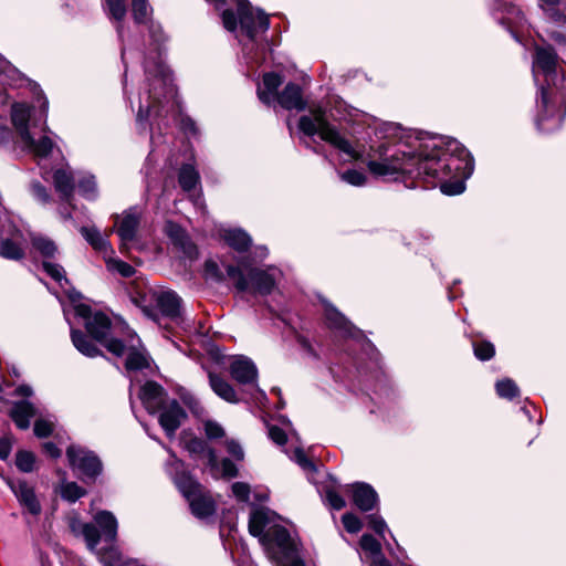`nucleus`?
<instances>
[{"instance_id": "nucleus-1", "label": "nucleus", "mask_w": 566, "mask_h": 566, "mask_svg": "<svg viewBox=\"0 0 566 566\" xmlns=\"http://www.w3.org/2000/svg\"><path fill=\"white\" fill-rule=\"evenodd\" d=\"M366 164L374 176L408 175L422 180L427 187L440 186L449 196L464 191V181L474 168L470 153L454 139L448 140L444 148L436 142L420 145L418 154L403 149L390 151L381 146L374 157L368 155Z\"/></svg>"}, {"instance_id": "nucleus-26", "label": "nucleus", "mask_w": 566, "mask_h": 566, "mask_svg": "<svg viewBox=\"0 0 566 566\" xmlns=\"http://www.w3.org/2000/svg\"><path fill=\"white\" fill-rule=\"evenodd\" d=\"M208 376L210 387L218 397L230 403L239 402L238 395L229 381L211 371Z\"/></svg>"}, {"instance_id": "nucleus-18", "label": "nucleus", "mask_w": 566, "mask_h": 566, "mask_svg": "<svg viewBox=\"0 0 566 566\" xmlns=\"http://www.w3.org/2000/svg\"><path fill=\"white\" fill-rule=\"evenodd\" d=\"M30 115L31 109L25 104L17 103L11 107V120L21 143H32V134L29 129Z\"/></svg>"}, {"instance_id": "nucleus-57", "label": "nucleus", "mask_w": 566, "mask_h": 566, "mask_svg": "<svg viewBox=\"0 0 566 566\" xmlns=\"http://www.w3.org/2000/svg\"><path fill=\"white\" fill-rule=\"evenodd\" d=\"M292 459L305 471L314 470L313 462L305 455L302 449H295Z\"/></svg>"}, {"instance_id": "nucleus-3", "label": "nucleus", "mask_w": 566, "mask_h": 566, "mask_svg": "<svg viewBox=\"0 0 566 566\" xmlns=\"http://www.w3.org/2000/svg\"><path fill=\"white\" fill-rule=\"evenodd\" d=\"M298 128L306 136L317 135L322 140L346 155L348 160H365L363 153L357 150L345 134L326 119L325 113L321 108L312 111L311 115L301 116Z\"/></svg>"}, {"instance_id": "nucleus-21", "label": "nucleus", "mask_w": 566, "mask_h": 566, "mask_svg": "<svg viewBox=\"0 0 566 566\" xmlns=\"http://www.w3.org/2000/svg\"><path fill=\"white\" fill-rule=\"evenodd\" d=\"M53 184L61 200L67 202L69 206L73 208L71 200L73 198L75 184L72 172L67 168L56 169L53 174Z\"/></svg>"}, {"instance_id": "nucleus-58", "label": "nucleus", "mask_w": 566, "mask_h": 566, "mask_svg": "<svg viewBox=\"0 0 566 566\" xmlns=\"http://www.w3.org/2000/svg\"><path fill=\"white\" fill-rule=\"evenodd\" d=\"M226 448L230 455H232L235 460L241 461L244 458V451L240 443L233 439H229L226 441Z\"/></svg>"}, {"instance_id": "nucleus-24", "label": "nucleus", "mask_w": 566, "mask_h": 566, "mask_svg": "<svg viewBox=\"0 0 566 566\" xmlns=\"http://www.w3.org/2000/svg\"><path fill=\"white\" fill-rule=\"evenodd\" d=\"M185 448L189 453L195 455H202L207 459V464L210 471L218 470V457L213 449L209 448L207 443L199 438H191L185 441Z\"/></svg>"}, {"instance_id": "nucleus-61", "label": "nucleus", "mask_w": 566, "mask_h": 566, "mask_svg": "<svg viewBox=\"0 0 566 566\" xmlns=\"http://www.w3.org/2000/svg\"><path fill=\"white\" fill-rule=\"evenodd\" d=\"M31 190L33 196L41 202L46 203L50 200V195L48 193L45 187H43L40 182H33L31 185Z\"/></svg>"}, {"instance_id": "nucleus-19", "label": "nucleus", "mask_w": 566, "mask_h": 566, "mask_svg": "<svg viewBox=\"0 0 566 566\" xmlns=\"http://www.w3.org/2000/svg\"><path fill=\"white\" fill-rule=\"evenodd\" d=\"M354 504L361 511L367 512L375 507L378 502L376 491L366 483H354L349 486Z\"/></svg>"}, {"instance_id": "nucleus-2", "label": "nucleus", "mask_w": 566, "mask_h": 566, "mask_svg": "<svg viewBox=\"0 0 566 566\" xmlns=\"http://www.w3.org/2000/svg\"><path fill=\"white\" fill-rule=\"evenodd\" d=\"M149 36L153 41L154 49L151 54L145 59V73L148 81V97L147 104L139 105L137 114V124L143 126L149 116L160 115L163 107L161 97L168 98L174 97L175 88L172 85L171 75L169 70L165 66L161 59V50L165 41V34L159 24L151 22L149 24Z\"/></svg>"}, {"instance_id": "nucleus-13", "label": "nucleus", "mask_w": 566, "mask_h": 566, "mask_svg": "<svg viewBox=\"0 0 566 566\" xmlns=\"http://www.w3.org/2000/svg\"><path fill=\"white\" fill-rule=\"evenodd\" d=\"M139 399L146 410L155 415L170 400L166 390L155 381H147L139 390Z\"/></svg>"}, {"instance_id": "nucleus-20", "label": "nucleus", "mask_w": 566, "mask_h": 566, "mask_svg": "<svg viewBox=\"0 0 566 566\" xmlns=\"http://www.w3.org/2000/svg\"><path fill=\"white\" fill-rule=\"evenodd\" d=\"M165 232L172 243L178 247L188 258L197 256V248L191 242L186 231L175 222L168 221L165 226Z\"/></svg>"}, {"instance_id": "nucleus-7", "label": "nucleus", "mask_w": 566, "mask_h": 566, "mask_svg": "<svg viewBox=\"0 0 566 566\" xmlns=\"http://www.w3.org/2000/svg\"><path fill=\"white\" fill-rule=\"evenodd\" d=\"M174 481L189 502L191 512L199 518H205L214 513V502L203 493L201 484L195 481L189 474H176Z\"/></svg>"}, {"instance_id": "nucleus-28", "label": "nucleus", "mask_w": 566, "mask_h": 566, "mask_svg": "<svg viewBox=\"0 0 566 566\" xmlns=\"http://www.w3.org/2000/svg\"><path fill=\"white\" fill-rule=\"evenodd\" d=\"M556 53L552 48H538L533 64L534 76H536L537 70H541L546 75L553 73L556 66Z\"/></svg>"}, {"instance_id": "nucleus-62", "label": "nucleus", "mask_w": 566, "mask_h": 566, "mask_svg": "<svg viewBox=\"0 0 566 566\" xmlns=\"http://www.w3.org/2000/svg\"><path fill=\"white\" fill-rule=\"evenodd\" d=\"M222 23H223V27L230 32H232L237 29V18L231 10H223Z\"/></svg>"}, {"instance_id": "nucleus-51", "label": "nucleus", "mask_w": 566, "mask_h": 566, "mask_svg": "<svg viewBox=\"0 0 566 566\" xmlns=\"http://www.w3.org/2000/svg\"><path fill=\"white\" fill-rule=\"evenodd\" d=\"M325 499L334 510H342L345 507L346 502L342 497V495L334 489V488H326L325 489Z\"/></svg>"}, {"instance_id": "nucleus-33", "label": "nucleus", "mask_w": 566, "mask_h": 566, "mask_svg": "<svg viewBox=\"0 0 566 566\" xmlns=\"http://www.w3.org/2000/svg\"><path fill=\"white\" fill-rule=\"evenodd\" d=\"M104 4L108 12V15L118 23L116 27V30H117L119 40L123 41L122 20L126 15L125 0H104Z\"/></svg>"}, {"instance_id": "nucleus-34", "label": "nucleus", "mask_w": 566, "mask_h": 566, "mask_svg": "<svg viewBox=\"0 0 566 566\" xmlns=\"http://www.w3.org/2000/svg\"><path fill=\"white\" fill-rule=\"evenodd\" d=\"M126 352H127V358H126L125 367L128 373L143 370V369L149 367L148 358L142 352L136 349L134 345H132L129 347L125 346L124 354Z\"/></svg>"}, {"instance_id": "nucleus-8", "label": "nucleus", "mask_w": 566, "mask_h": 566, "mask_svg": "<svg viewBox=\"0 0 566 566\" xmlns=\"http://www.w3.org/2000/svg\"><path fill=\"white\" fill-rule=\"evenodd\" d=\"M263 539L266 555L276 566H304L296 558L295 546L286 528H276Z\"/></svg>"}, {"instance_id": "nucleus-64", "label": "nucleus", "mask_w": 566, "mask_h": 566, "mask_svg": "<svg viewBox=\"0 0 566 566\" xmlns=\"http://www.w3.org/2000/svg\"><path fill=\"white\" fill-rule=\"evenodd\" d=\"M43 449L51 458H59L61 455L60 449L53 442H45Z\"/></svg>"}, {"instance_id": "nucleus-10", "label": "nucleus", "mask_w": 566, "mask_h": 566, "mask_svg": "<svg viewBox=\"0 0 566 566\" xmlns=\"http://www.w3.org/2000/svg\"><path fill=\"white\" fill-rule=\"evenodd\" d=\"M70 465L87 479H95L102 472V462L91 451L71 446L66 450Z\"/></svg>"}, {"instance_id": "nucleus-50", "label": "nucleus", "mask_w": 566, "mask_h": 566, "mask_svg": "<svg viewBox=\"0 0 566 566\" xmlns=\"http://www.w3.org/2000/svg\"><path fill=\"white\" fill-rule=\"evenodd\" d=\"M340 179L352 186L360 187L366 184L367 177L363 171L349 169L340 174Z\"/></svg>"}, {"instance_id": "nucleus-5", "label": "nucleus", "mask_w": 566, "mask_h": 566, "mask_svg": "<svg viewBox=\"0 0 566 566\" xmlns=\"http://www.w3.org/2000/svg\"><path fill=\"white\" fill-rule=\"evenodd\" d=\"M78 316L85 319V327L88 334L97 342L103 344L108 352L116 356H123L125 345L122 340L109 338L111 319L102 312H92L91 307L85 304H80L75 307Z\"/></svg>"}, {"instance_id": "nucleus-39", "label": "nucleus", "mask_w": 566, "mask_h": 566, "mask_svg": "<svg viewBox=\"0 0 566 566\" xmlns=\"http://www.w3.org/2000/svg\"><path fill=\"white\" fill-rule=\"evenodd\" d=\"M72 528L74 532H77L80 531L81 534L83 535L86 544H87V547L91 549V551H95L98 543H99V539H101V534L98 532V528L94 525V524H91V523H77V525L74 523L72 525Z\"/></svg>"}, {"instance_id": "nucleus-16", "label": "nucleus", "mask_w": 566, "mask_h": 566, "mask_svg": "<svg viewBox=\"0 0 566 566\" xmlns=\"http://www.w3.org/2000/svg\"><path fill=\"white\" fill-rule=\"evenodd\" d=\"M10 488L17 496L19 503L28 511V513L38 516L41 513V504L35 495L34 489L25 481L18 480L12 482Z\"/></svg>"}, {"instance_id": "nucleus-49", "label": "nucleus", "mask_w": 566, "mask_h": 566, "mask_svg": "<svg viewBox=\"0 0 566 566\" xmlns=\"http://www.w3.org/2000/svg\"><path fill=\"white\" fill-rule=\"evenodd\" d=\"M43 270L54 280L56 281L57 283H60V285H62V282L64 281L65 283H67V279L65 276V271L63 269V266H61L60 264L57 263H53V262H50V261H44L43 262Z\"/></svg>"}, {"instance_id": "nucleus-23", "label": "nucleus", "mask_w": 566, "mask_h": 566, "mask_svg": "<svg viewBox=\"0 0 566 566\" xmlns=\"http://www.w3.org/2000/svg\"><path fill=\"white\" fill-rule=\"evenodd\" d=\"M80 232L94 250L103 254L104 259L108 254H114V250L107 237H104L97 228L82 227Z\"/></svg>"}, {"instance_id": "nucleus-29", "label": "nucleus", "mask_w": 566, "mask_h": 566, "mask_svg": "<svg viewBox=\"0 0 566 566\" xmlns=\"http://www.w3.org/2000/svg\"><path fill=\"white\" fill-rule=\"evenodd\" d=\"M36 413V409L32 403L28 401H20L13 405L10 416L18 428L28 429L31 418Z\"/></svg>"}, {"instance_id": "nucleus-38", "label": "nucleus", "mask_w": 566, "mask_h": 566, "mask_svg": "<svg viewBox=\"0 0 566 566\" xmlns=\"http://www.w3.org/2000/svg\"><path fill=\"white\" fill-rule=\"evenodd\" d=\"M22 145L39 158L48 157L53 149V142L46 135L39 137V139H35L32 135V143H22Z\"/></svg>"}, {"instance_id": "nucleus-47", "label": "nucleus", "mask_w": 566, "mask_h": 566, "mask_svg": "<svg viewBox=\"0 0 566 566\" xmlns=\"http://www.w3.org/2000/svg\"><path fill=\"white\" fill-rule=\"evenodd\" d=\"M35 458L33 453L29 451H20L15 458V464L22 472H32L34 469Z\"/></svg>"}, {"instance_id": "nucleus-59", "label": "nucleus", "mask_w": 566, "mask_h": 566, "mask_svg": "<svg viewBox=\"0 0 566 566\" xmlns=\"http://www.w3.org/2000/svg\"><path fill=\"white\" fill-rule=\"evenodd\" d=\"M232 493L239 501H248L250 495V488L247 483L235 482L232 484Z\"/></svg>"}, {"instance_id": "nucleus-22", "label": "nucleus", "mask_w": 566, "mask_h": 566, "mask_svg": "<svg viewBox=\"0 0 566 566\" xmlns=\"http://www.w3.org/2000/svg\"><path fill=\"white\" fill-rule=\"evenodd\" d=\"M275 99H277L279 104L285 109L303 111L306 107L302 90L294 83H289Z\"/></svg>"}, {"instance_id": "nucleus-60", "label": "nucleus", "mask_w": 566, "mask_h": 566, "mask_svg": "<svg viewBox=\"0 0 566 566\" xmlns=\"http://www.w3.org/2000/svg\"><path fill=\"white\" fill-rule=\"evenodd\" d=\"M269 437L276 444L283 446L286 442V433L277 426L269 427Z\"/></svg>"}, {"instance_id": "nucleus-17", "label": "nucleus", "mask_w": 566, "mask_h": 566, "mask_svg": "<svg viewBox=\"0 0 566 566\" xmlns=\"http://www.w3.org/2000/svg\"><path fill=\"white\" fill-rule=\"evenodd\" d=\"M549 27L547 36L557 44H566V8L562 12L558 8L544 11Z\"/></svg>"}, {"instance_id": "nucleus-53", "label": "nucleus", "mask_w": 566, "mask_h": 566, "mask_svg": "<svg viewBox=\"0 0 566 566\" xmlns=\"http://www.w3.org/2000/svg\"><path fill=\"white\" fill-rule=\"evenodd\" d=\"M53 428V421L40 418L34 423V433L39 438H45L52 433Z\"/></svg>"}, {"instance_id": "nucleus-55", "label": "nucleus", "mask_w": 566, "mask_h": 566, "mask_svg": "<svg viewBox=\"0 0 566 566\" xmlns=\"http://www.w3.org/2000/svg\"><path fill=\"white\" fill-rule=\"evenodd\" d=\"M205 274L208 279L214 280V281H222L223 274L218 265V263L213 260H208L205 263Z\"/></svg>"}, {"instance_id": "nucleus-54", "label": "nucleus", "mask_w": 566, "mask_h": 566, "mask_svg": "<svg viewBox=\"0 0 566 566\" xmlns=\"http://www.w3.org/2000/svg\"><path fill=\"white\" fill-rule=\"evenodd\" d=\"M203 427L205 433L209 439H219L224 436V429L217 421L207 420Z\"/></svg>"}, {"instance_id": "nucleus-44", "label": "nucleus", "mask_w": 566, "mask_h": 566, "mask_svg": "<svg viewBox=\"0 0 566 566\" xmlns=\"http://www.w3.org/2000/svg\"><path fill=\"white\" fill-rule=\"evenodd\" d=\"M78 192L88 200L97 197V187L93 176H84L78 180Z\"/></svg>"}, {"instance_id": "nucleus-25", "label": "nucleus", "mask_w": 566, "mask_h": 566, "mask_svg": "<svg viewBox=\"0 0 566 566\" xmlns=\"http://www.w3.org/2000/svg\"><path fill=\"white\" fill-rule=\"evenodd\" d=\"M360 547L370 558V566H391L381 553L380 543L371 535L361 536Z\"/></svg>"}, {"instance_id": "nucleus-15", "label": "nucleus", "mask_w": 566, "mask_h": 566, "mask_svg": "<svg viewBox=\"0 0 566 566\" xmlns=\"http://www.w3.org/2000/svg\"><path fill=\"white\" fill-rule=\"evenodd\" d=\"M231 377L239 384H255L258 369L254 363L245 356H235L229 365Z\"/></svg>"}, {"instance_id": "nucleus-37", "label": "nucleus", "mask_w": 566, "mask_h": 566, "mask_svg": "<svg viewBox=\"0 0 566 566\" xmlns=\"http://www.w3.org/2000/svg\"><path fill=\"white\" fill-rule=\"evenodd\" d=\"M223 239L231 248L238 251H245L251 244L249 234L240 229L226 230Z\"/></svg>"}, {"instance_id": "nucleus-43", "label": "nucleus", "mask_w": 566, "mask_h": 566, "mask_svg": "<svg viewBox=\"0 0 566 566\" xmlns=\"http://www.w3.org/2000/svg\"><path fill=\"white\" fill-rule=\"evenodd\" d=\"M495 389L501 398L513 399L518 396L520 390L516 384L510 379H503L496 382Z\"/></svg>"}, {"instance_id": "nucleus-56", "label": "nucleus", "mask_w": 566, "mask_h": 566, "mask_svg": "<svg viewBox=\"0 0 566 566\" xmlns=\"http://www.w3.org/2000/svg\"><path fill=\"white\" fill-rule=\"evenodd\" d=\"M368 525L381 537L384 536L387 530V524L384 521V518L376 514H371L368 516Z\"/></svg>"}, {"instance_id": "nucleus-32", "label": "nucleus", "mask_w": 566, "mask_h": 566, "mask_svg": "<svg viewBox=\"0 0 566 566\" xmlns=\"http://www.w3.org/2000/svg\"><path fill=\"white\" fill-rule=\"evenodd\" d=\"M71 339L75 348L83 355L87 357H96L101 355V350L81 331L71 329Z\"/></svg>"}, {"instance_id": "nucleus-31", "label": "nucleus", "mask_w": 566, "mask_h": 566, "mask_svg": "<svg viewBox=\"0 0 566 566\" xmlns=\"http://www.w3.org/2000/svg\"><path fill=\"white\" fill-rule=\"evenodd\" d=\"M98 555L104 566H139L136 559L125 557L114 546L109 547L108 549L101 551Z\"/></svg>"}, {"instance_id": "nucleus-36", "label": "nucleus", "mask_w": 566, "mask_h": 566, "mask_svg": "<svg viewBox=\"0 0 566 566\" xmlns=\"http://www.w3.org/2000/svg\"><path fill=\"white\" fill-rule=\"evenodd\" d=\"M325 317H326V322L329 325V327H332L334 329L342 331L346 335H349V336L353 335L352 324L336 308L326 307Z\"/></svg>"}, {"instance_id": "nucleus-4", "label": "nucleus", "mask_w": 566, "mask_h": 566, "mask_svg": "<svg viewBox=\"0 0 566 566\" xmlns=\"http://www.w3.org/2000/svg\"><path fill=\"white\" fill-rule=\"evenodd\" d=\"M227 273L234 281V286L239 292H250L254 295L271 294L281 276V271L276 268L259 269L251 268L248 270V276L237 266L228 265Z\"/></svg>"}, {"instance_id": "nucleus-41", "label": "nucleus", "mask_w": 566, "mask_h": 566, "mask_svg": "<svg viewBox=\"0 0 566 566\" xmlns=\"http://www.w3.org/2000/svg\"><path fill=\"white\" fill-rule=\"evenodd\" d=\"M104 260L108 271L116 272L123 277H130L135 273V269L130 264L114 258L113 254H108Z\"/></svg>"}, {"instance_id": "nucleus-46", "label": "nucleus", "mask_w": 566, "mask_h": 566, "mask_svg": "<svg viewBox=\"0 0 566 566\" xmlns=\"http://www.w3.org/2000/svg\"><path fill=\"white\" fill-rule=\"evenodd\" d=\"M211 474L216 478L222 476V478L231 479V478L237 476L238 469L231 460L223 459L221 462L218 461V470L214 472L211 471Z\"/></svg>"}, {"instance_id": "nucleus-35", "label": "nucleus", "mask_w": 566, "mask_h": 566, "mask_svg": "<svg viewBox=\"0 0 566 566\" xmlns=\"http://www.w3.org/2000/svg\"><path fill=\"white\" fill-rule=\"evenodd\" d=\"M32 248L40 253L43 258H54L57 253V245L55 242L42 234H33L31 237Z\"/></svg>"}, {"instance_id": "nucleus-45", "label": "nucleus", "mask_w": 566, "mask_h": 566, "mask_svg": "<svg viewBox=\"0 0 566 566\" xmlns=\"http://www.w3.org/2000/svg\"><path fill=\"white\" fill-rule=\"evenodd\" d=\"M133 15L136 23L146 22L150 12L148 0H133Z\"/></svg>"}, {"instance_id": "nucleus-9", "label": "nucleus", "mask_w": 566, "mask_h": 566, "mask_svg": "<svg viewBox=\"0 0 566 566\" xmlns=\"http://www.w3.org/2000/svg\"><path fill=\"white\" fill-rule=\"evenodd\" d=\"M142 220V211L137 207H130L120 214L114 216V227L111 231H116L120 239L119 250L127 252L128 244L136 238Z\"/></svg>"}, {"instance_id": "nucleus-52", "label": "nucleus", "mask_w": 566, "mask_h": 566, "mask_svg": "<svg viewBox=\"0 0 566 566\" xmlns=\"http://www.w3.org/2000/svg\"><path fill=\"white\" fill-rule=\"evenodd\" d=\"M343 525L348 533L355 534L361 530L360 520L353 513H346L342 517Z\"/></svg>"}, {"instance_id": "nucleus-11", "label": "nucleus", "mask_w": 566, "mask_h": 566, "mask_svg": "<svg viewBox=\"0 0 566 566\" xmlns=\"http://www.w3.org/2000/svg\"><path fill=\"white\" fill-rule=\"evenodd\" d=\"M22 233L12 222L3 224L0 230V255L10 260H21L24 256Z\"/></svg>"}, {"instance_id": "nucleus-48", "label": "nucleus", "mask_w": 566, "mask_h": 566, "mask_svg": "<svg viewBox=\"0 0 566 566\" xmlns=\"http://www.w3.org/2000/svg\"><path fill=\"white\" fill-rule=\"evenodd\" d=\"M474 355L480 360H489L495 354V348L490 342H479L473 344Z\"/></svg>"}, {"instance_id": "nucleus-42", "label": "nucleus", "mask_w": 566, "mask_h": 566, "mask_svg": "<svg viewBox=\"0 0 566 566\" xmlns=\"http://www.w3.org/2000/svg\"><path fill=\"white\" fill-rule=\"evenodd\" d=\"M61 496L69 502H75L85 495L86 491L75 482H65L61 485Z\"/></svg>"}, {"instance_id": "nucleus-63", "label": "nucleus", "mask_w": 566, "mask_h": 566, "mask_svg": "<svg viewBox=\"0 0 566 566\" xmlns=\"http://www.w3.org/2000/svg\"><path fill=\"white\" fill-rule=\"evenodd\" d=\"M510 13H512L513 18H507L509 22L521 25L522 22L524 21V15H523L522 11L514 6H511Z\"/></svg>"}, {"instance_id": "nucleus-12", "label": "nucleus", "mask_w": 566, "mask_h": 566, "mask_svg": "<svg viewBox=\"0 0 566 566\" xmlns=\"http://www.w3.org/2000/svg\"><path fill=\"white\" fill-rule=\"evenodd\" d=\"M160 427L168 438H172L181 422L186 419L185 409L176 399H170L165 407L157 412Z\"/></svg>"}, {"instance_id": "nucleus-27", "label": "nucleus", "mask_w": 566, "mask_h": 566, "mask_svg": "<svg viewBox=\"0 0 566 566\" xmlns=\"http://www.w3.org/2000/svg\"><path fill=\"white\" fill-rule=\"evenodd\" d=\"M94 521L102 530L106 542L114 543L117 538V520L109 511H99L94 515Z\"/></svg>"}, {"instance_id": "nucleus-40", "label": "nucleus", "mask_w": 566, "mask_h": 566, "mask_svg": "<svg viewBox=\"0 0 566 566\" xmlns=\"http://www.w3.org/2000/svg\"><path fill=\"white\" fill-rule=\"evenodd\" d=\"M178 180L182 190L190 191L199 184L200 176L192 165L187 164L180 168Z\"/></svg>"}, {"instance_id": "nucleus-14", "label": "nucleus", "mask_w": 566, "mask_h": 566, "mask_svg": "<svg viewBox=\"0 0 566 566\" xmlns=\"http://www.w3.org/2000/svg\"><path fill=\"white\" fill-rule=\"evenodd\" d=\"M271 515L272 513L266 509H256L254 510L249 520V532L251 535L259 537L260 543L266 551V545L264 543L265 536L270 535L272 531L276 528H284L280 525H271Z\"/></svg>"}, {"instance_id": "nucleus-30", "label": "nucleus", "mask_w": 566, "mask_h": 566, "mask_svg": "<svg viewBox=\"0 0 566 566\" xmlns=\"http://www.w3.org/2000/svg\"><path fill=\"white\" fill-rule=\"evenodd\" d=\"M281 85V77L275 73H266L263 76V86L258 88V96L264 104H271L277 96L276 91Z\"/></svg>"}, {"instance_id": "nucleus-6", "label": "nucleus", "mask_w": 566, "mask_h": 566, "mask_svg": "<svg viewBox=\"0 0 566 566\" xmlns=\"http://www.w3.org/2000/svg\"><path fill=\"white\" fill-rule=\"evenodd\" d=\"M180 297L172 291H149L139 300V306L146 316L158 321V313L172 321L180 318Z\"/></svg>"}]
</instances>
